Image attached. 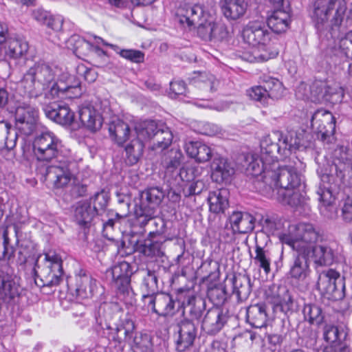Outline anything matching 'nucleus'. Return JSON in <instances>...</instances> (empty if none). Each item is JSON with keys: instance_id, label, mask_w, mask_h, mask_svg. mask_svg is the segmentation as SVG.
I'll return each mask as SVG.
<instances>
[{"instance_id": "nucleus-43", "label": "nucleus", "mask_w": 352, "mask_h": 352, "mask_svg": "<svg viewBox=\"0 0 352 352\" xmlns=\"http://www.w3.org/2000/svg\"><path fill=\"white\" fill-rule=\"evenodd\" d=\"M273 138V133L264 137L261 141V155L263 160H267L270 164L278 163V156L280 147Z\"/></svg>"}, {"instance_id": "nucleus-57", "label": "nucleus", "mask_w": 352, "mask_h": 352, "mask_svg": "<svg viewBox=\"0 0 352 352\" xmlns=\"http://www.w3.org/2000/svg\"><path fill=\"white\" fill-rule=\"evenodd\" d=\"M104 45L110 46L113 50L117 52L120 56L133 63H140L144 62V54L140 50H120V51H118L119 47L117 45L107 43H104Z\"/></svg>"}, {"instance_id": "nucleus-30", "label": "nucleus", "mask_w": 352, "mask_h": 352, "mask_svg": "<svg viewBox=\"0 0 352 352\" xmlns=\"http://www.w3.org/2000/svg\"><path fill=\"white\" fill-rule=\"evenodd\" d=\"M318 199L322 203L320 206V212L329 219H335L338 217V207L334 203V197L332 194V187L324 186V189L317 191Z\"/></svg>"}, {"instance_id": "nucleus-42", "label": "nucleus", "mask_w": 352, "mask_h": 352, "mask_svg": "<svg viewBox=\"0 0 352 352\" xmlns=\"http://www.w3.org/2000/svg\"><path fill=\"white\" fill-rule=\"evenodd\" d=\"M228 195L229 192L226 188L210 192L208 198L210 212H224L229 206Z\"/></svg>"}, {"instance_id": "nucleus-2", "label": "nucleus", "mask_w": 352, "mask_h": 352, "mask_svg": "<svg viewBox=\"0 0 352 352\" xmlns=\"http://www.w3.org/2000/svg\"><path fill=\"white\" fill-rule=\"evenodd\" d=\"M165 193L160 187H151L140 193L135 199L133 214L136 223L141 228L148 225L150 236H163L166 231V222L157 217V210L164 199Z\"/></svg>"}, {"instance_id": "nucleus-50", "label": "nucleus", "mask_w": 352, "mask_h": 352, "mask_svg": "<svg viewBox=\"0 0 352 352\" xmlns=\"http://www.w3.org/2000/svg\"><path fill=\"white\" fill-rule=\"evenodd\" d=\"M144 146V143L136 138H133L129 143H126V162L129 165H134L139 161L142 155Z\"/></svg>"}, {"instance_id": "nucleus-49", "label": "nucleus", "mask_w": 352, "mask_h": 352, "mask_svg": "<svg viewBox=\"0 0 352 352\" xmlns=\"http://www.w3.org/2000/svg\"><path fill=\"white\" fill-rule=\"evenodd\" d=\"M173 134L170 129L164 123L160 124L159 129L155 133L152 141L151 148L155 150L166 149L172 142Z\"/></svg>"}, {"instance_id": "nucleus-11", "label": "nucleus", "mask_w": 352, "mask_h": 352, "mask_svg": "<svg viewBox=\"0 0 352 352\" xmlns=\"http://www.w3.org/2000/svg\"><path fill=\"white\" fill-rule=\"evenodd\" d=\"M74 165V162L63 157L55 161L52 165L45 168H39V171L44 176L45 181L53 184L54 188H60L70 182L72 177V166Z\"/></svg>"}, {"instance_id": "nucleus-56", "label": "nucleus", "mask_w": 352, "mask_h": 352, "mask_svg": "<svg viewBox=\"0 0 352 352\" xmlns=\"http://www.w3.org/2000/svg\"><path fill=\"white\" fill-rule=\"evenodd\" d=\"M116 287L120 295L129 303H132L134 300L135 293L131 285V276L122 278L121 279L114 280Z\"/></svg>"}, {"instance_id": "nucleus-14", "label": "nucleus", "mask_w": 352, "mask_h": 352, "mask_svg": "<svg viewBox=\"0 0 352 352\" xmlns=\"http://www.w3.org/2000/svg\"><path fill=\"white\" fill-rule=\"evenodd\" d=\"M50 98H74L82 94L79 80L68 72H63L48 91Z\"/></svg>"}, {"instance_id": "nucleus-38", "label": "nucleus", "mask_w": 352, "mask_h": 352, "mask_svg": "<svg viewBox=\"0 0 352 352\" xmlns=\"http://www.w3.org/2000/svg\"><path fill=\"white\" fill-rule=\"evenodd\" d=\"M293 264L289 270L291 277L298 280H304L309 275V262L308 256L310 252H296Z\"/></svg>"}, {"instance_id": "nucleus-60", "label": "nucleus", "mask_w": 352, "mask_h": 352, "mask_svg": "<svg viewBox=\"0 0 352 352\" xmlns=\"http://www.w3.org/2000/svg\"><path fill=\"white\" fill-rule=\"evenodd\" d=\"M274 307L285 314L294 312L296 303L288 289L286 290L285 295L281 296L280 301L277 302Z\"/></svg>"}, {"instance_id": "nucleus-24", "label": "nucleus", "mask_w": 352, "mask_h": 352, "mask_svg": "<svg viewBox=\"0 0 352 352\" xmlns=\"http://www.w3.org/2000/svg\"><path fill=\"white\" fill-rule=\"evenodd\" d=\"M270 238L263 232H257L255 236V254L254 261L259 267L263 269L266 274L270 272V258L269 251L266 249Z\"/></svg>"}, {"instance_id": "nucleus-8", "label": "nucleus", "mask_w": 352, "mask_h": 352, "mask_svg": "<svg viewBox=\"0 0 352 352\" xmlns=\"http://www.w3.org/2000/svg\"><path fill=\"white\" fill-rule=\"evenodd\" d=\"M320 235L311 223H299L289 227V233L280 235L283 243L291 247L296 252H310Z\"/></svg>"}, {"instance_id": "nucleus-23", "label": "nucleus", "mask_w": 352, "mask_h": 352, "mask_svg": "<svg viewBox=\"0 0 352 352\" xmlns=\"http://www.w3.org/2000/svg\"><path fill=\"white\" fill-rule=\"evenodd\" d=\"M210 167L212 179L219 184L230 182L235 172L232 164L219 154L215 155Z\"/></svg>"}, {"instance_id": "nucleus-45", "label": "nucleus", "mask_w": 352, "mask_h": 352, "mask_svg": "<svg viewBox=\"0 0 352 352\" xmlns=\"http://www.w3.org/2000/svg\"><path fill=\"white\" fill-rule=\"evenodd\" d=\"M17 133L12 125L5 121L0 122V150L6 149L10 151L16 144Z\"/></svg>"}, {"instance_id": "nucleus-31", "label": "nucleus", "mask_w": 352, "mask_h": 352, "mask_svg": "<svg viewBox=\"0 0 352 352\" xmlns=\"http://www.w3.org/2000/svg\"><path fill=\"white\" fill-rule=\"evenodd\" d=\"M186 152L187 155L194 158L196 162L204 163L211 159H214L217 153H214L212 149L201 142H189L186 144Z\"/></svg>"}, {"instance_id": "nucleus-46", "label": "nucleus", "mask_w": 352, "mask_h": 352, "mask_svg": "<svg viewBox=\"0 0 352 352\" xmlns=\"http://www.w3.org/2000/svg\"><path fill=\"white\" fill-rule=\"evenodd\" d=\"M233 294L239 301L245 300L251 293L250 278L245 274H239L232 278Z\"/></svg>"}, {"instance_id": "nucleus-1", "label": "nucleus", "mask_w": 352, "mask_h": 352, "mask_svg": "<svg viewBox=\"0 0 352 352\" xmlns=\"http://www.w3.org/2000/svg\"><path fill=\"white\" fill-rule=\"evenodd\" d=\"M120 320V311L116 306L103 303L98 307L96 320L103 330L104 336L116 346L124 349L129 346L133 351H144L151 345V339L148 334L138 335L135 331L134 321L130 317Z\"/></svg>"}, {"instance_id": "nucleus-55", "label": "nucleus", "mask_w": 352, "mask_h": 352, "mask_svg": "<svg viewBox=\"0 0 352 352\" xmlns=\"http://www.w3.org/2000/svg\"><path fill=\"white\" fill-rule=\"evenodd\" d=\"M302 313L305 319L311 324L320 325L324 318L322 309L316 304L305 305Z\"/></svg>"}, {"instance_id": "nucleus-41", "label": "nucleus", "mask_w": 352, "mask_h": 352, "mask_svg": "<svg viewBox=\"0 0 352 352\" xmlns=\"http://www.w3.org/2000/svg\"><path fill=\"white\" fill-rule=\"evenodd\" d=\"M96 215V208H92L91 201L79 202L75 209V219L78 225L84 228L89 227Z\"/></svg>"}, {"instance_id": "nucleus-26", "label": "nucleus", "mask_w": 352, "mask_h": 352, "mask_svg": "<svg viewBox=\"0 0 352 352\" xmlns=\"http://www.w3.org/2000/svg\"><path fill=\"white\" fill-rule=\"evenodd\" d=\"M229 222L234 234H246L254 228L256 218L248 212L234 211L229 217Z\"/></svg>"}, {"instance_id": "nucleus-9", "label": "nucleus", "mask_w": 352, "mask_h": 352, "mask_svg": "<svg viewBox=\"0 0 352 352\" xmlns=\"http://www.w3.org/2000/svg\"><path fill=\"white\" fill-rule=\"evenodd\" d=\"M63 145L54 133L45 131L36 136L33 142V149L36 159L40 162L58 161L62 159Z\"/></svg>"}, {"instance_id": "nucleus-18", "label": "nucleus", "mask_w": 352, "mask_h": 352, "mask_svg": "<svg viewBox=\"0 0 352 352\" xmlns=\"http://www.w3.org/2000/svg\"><path fill=\"white\" fill-rule=\"evenodd\" d=\"M16 127L24 135H31L36 127L38 111L27 104L19 105L15 109Z\"/></svg>"}, {"instance_id": "nucleus-21", "label": "nucleus", "mask_w": 352, "mask_h": 352, "mask_svg": "<svg viewBox=\"0 0 352 352\" xmlns=\"http://www.w3.org/2000/svg\"><path fill=\"white\" fill-rule=\"evenodd\" d=\"M198 325L188 319H183L179 323V336L176 341L178 352H184L192 346L197 336Z\"/></svg>"}, {"instance_id": "nucleus-5", "label": "nucleus", "mask_w": 352, "mask_h": 352, "mask_svg": "<svg viewBox=\"0 0 352 352\" xmlns=\"http://www.w3.org/2000/svg\"><path fill=\"white\" fill-rule=\"evenodd\" d=\"M39 256L34 267V281L40 287L58 286L63 280V270L61 256L54 251Z\"/></svg>"}, {"instance_id": "nucleus-54", "label": "nucleus", "mask_w": 352, "mask_h": 352, "mask_svg": "<svg viewBox=\"0 0 352 352\" xmlns=\"http://www.w3.org/2000/svg\"><path fill=\"white\" fill-rule=\"evenodd\" d=\"M32 16L38 22L47 25L54 30L58 31L61 29V20L53 18L48 12L41 8L34 10L32 12Z\"/></svg>"}, {"instance_id": "nucleus-58", "label": "nucleus", "mask_w": 352, "mask_h": 352, "mask_svg": "<svg viewBox=\"0 0 352 352\" xmlns=\"http://www.w3.org/2000/svg\"><path fill=\"white\" fill-rule=\"evenodd\" d=\"M326 101L332 104L340 103L344 96V91L342 87L338 83L328 84L326 94Z\"/></svg>"}, {"instance_id": "nucleus-61", "label": "nucleus", "mask_w": 352, "mask_h": 352, "mask_svg": "<svg viewBox=\"0 0 352 352\" xmlns=\"http://www.w3.org/2000/svg\"><path fill=\"white\" fill-rule=\"evenodd\" d=\"M276 55L277 53H270L265 50L261 52L258 50L254 49L251 52L245 53L243 56V58L250 63L265 62L270 58L276 57Z\"/></svg>"}, {"instance_id": "nucleus-34", "label": "nucleus", "mask_w": 352, "mask_h": 352, "mask_svg": "<svg viewBox=\"0 0 352 352\" xmlns=\"http://www.w3.org/2000/svg\"><path fill=\"white\" fill-rule=\"evenodd\" d=\"M184 159L182 151L179 148H172L165 151L162 157L161 164L165 169L166 175L173 176L180 167Z\"/></svg>"}, {"instance_id": "nucleus-29", "label": "nucleus", "mask_w": 352, "mask_h": 352, "mask_svg": "<svg viewBox=\"0 0 352 352\" xmlns=\"http://www.w3.org/2000/svg\"><path fill=\"white\" fill-rule=\"evenodd\" d=\"M219 4L223 16L232 21L242 17L248 8L245 0H220Z\"/></svg>"}, {"instance_id": "nucleus-33", "label": "nucleus", "mask_w": 352, "mask_h": 352, "mask_svg": "<svg viewBox=\"0 0 352 352\" xmlns=\"http://www.w3.org/2000/svg\"><path fill=\"white\" fill-rule=\"evenodd\" d=\"M350 167V163H342L340 160L334 162L330 167L329 173H324L321 176L322 187L320 186L318 190L324 189V186L332 187V194L336 190V185L333 183L339 180L341 182L344 177V172Z\"/></svg>"}, {"instance_id": "nucleus-25", "label": "nucleus", "mask_w": 352, "mask_h": 352, "mask_svg": "<svg viewBox=\"0 0 352 352\" xmlns=\"http://www.w3.org/2000/svg\"><path fill=\"white\" fill-rule=\"evenodd\" d=\"M108 130L111 138L118 146H124L133 138H135V133L131 131L129 124L118 118L109 124Z\"/></svg>"}, {"instance_id": "nucleus-36", "label": "nucleus", "mask_w": 352, "mask_h": 352, "mask_svg": "<svg viewBox=\"0 0 352 352\" xmlns=\"http://www.w3.org/2000/svg\"><path fill=\"white\" fill-rule=\"evenodd\" d=\"M28 43L26 41L10 38L0 47L4 52L3 58L17 59L23 56L28 51Z\"/></svg>"}, {"instance_id": "nucleus-16", "label": "nucleus", "mask_w": 352, "mask_h": 352, "mask_svg": "<svg viewBox=\"0 0 352 352\" xmlns=\"http://www.w3.org/2000/svg\"><path fill=\"white\" fill-rule=\"evenodd\" d=\"M230 316L226 309L213 307L208 309L202 320L201 328L206 333L214 335L228 323Z\"/></svg>"}, {"instance_id": "nucleus-52", "label": "nucleus", "mask_w": 352, "mask_h": 352, "mask_svg": "<svg viewBox=\"0 0 352 352\" xmlns=\"http://www.w3.org/2000/svg\"><path fill=\"white\" fill-rule=\"evenodd\" d=\"M324 53L326 56L334 58L335 60H343L349 57V50L346 47V41L342 39L338 42L333 41L330 43L325 49Z\"/></svg>"}, {"instance_id": "nucleus-7", "label": "nucleus", "mask_w": 352, "mask_h": 352, "mask_svg": "<svg viewBox=\"0 0 352 352\" xmlns=\"http://www.w3.org/2000/svg\"><path fill=\"white\" fill-rule=\"evenodd\" d=\"M59 69L45 63H36L24 74L23 82L28 86L29 92L35 96L45 95L50 98L49 89L54 82Z\"/></svg>"}, {"instance_id": "nucleus-37", "label": "nucleus", "mask_w": 352, "mask_h": 352, "mask_svg": "<svg viewBox=\"0 0 352 352\" xmlns=\"http://www.w3.org/2000/svg\"><path fill=\"white\" fill-rule=\"evenodd\" d=\"M79 118L82 124L91 131L99 130L102 124V116L91 106L82 107L79 111Z\"/></svg>"}, {"instance_id": "nucleus-53", "label": "nucleus", "mask_w": 352, "mask_h": 352, "mask_svg": "<svg viewBox=\"0 0 352 352\" xmlns=\"http://www.w3.org/2000/svg\"><path fill=\"white\" fill-rule=\"evenodd\" d=\"M348 335L346 329L343 326L327 324L324 329V338L326 341L334 343L342 342Z\"/></svg>"}, {"instance_id": "nucleus-19", "label": "nucleus", "mask_w": 352, "mask_h": 352, "mask_svg": "<svg viewBox=\"0 0 352 352\" xmlns=\"http://www.w3.org/2000/svg\"><path fill=\"white\" fill-rule=\"evenodd\" d=\"M145 305L151 308V311L158 316L167 317L175 314V301L168 293H157L153 296L147 295Z\"/></svg>"}, {"instance_id": "nucleus-6", "label": "nucleus", "mask_w": 352, "mask_h": 352, "mask_svg": "<svg viewBox=\"0 0 352 352\" xmlns=\"http://www.w3.org/2000/svg\"><path fill=\"white\" fill-rule=\"evenodd\" d=\"M175 20L184 28H197L204 41H211L212 22L207 21L203 7L199 4H181L176 10Z\"/></svg>"}, {"instance_id": "nucleus-13", "label": "nucleus", "mask_w": 352, "mask_h": 352, "mask_svg": "<svg viewBox=\"0 0 352 352\" xmlns=\"http://www.w3.org/2000/svg\"><path fill=\"white\" fill-rule=\"evenodd\" d=\"M311 126L318 139L330 143L336 129V120L329 111L318 109L311 116Z\"/></svg>"}, {"instance_id": "nucleus-48", "label": "nucleus", "mask_w": 352, "mask_h": 352, "mask_svg": "<svg viewBox=\"0 0 352 352\" xmlns=\"http://www.w3.org/2000/svg\"><path fill=\"white\" fill-rule=\"evenodd\" d=\"M142 288L145 290L146 294L142 295V299L144 303H146L147 295L153 296L158 290L157 276L155 271L148 268L143 270Z\"/></svg>"}, {"instance_id": "nucleus-15", "label": "nucleus", "mask_w": 352, "mask_h": 352, "mask_svg": "<svg viewBox=\"0 0 352 352\" xmlns=\"http://www.w3.org/2000/svg\"><path fill=\"white\" fill-rule=\"evenodd\" d=\"M135 236L132 235L130 243L135 252H138L148 257H162L164 254V243L166 239L164 236H150L144 241L139 239H135Z\"/></svg>"}, {"instance_id": "nucleus-10", "label": "nucleus", "mask_w": 352, "mask_h": 352, "mask_svg": "<svg viewBox=\"0 0 352 352\" xmlns=\"http://www.w3.org/2000/svg\"><path fill=\"white\" fill-rule=\"evenodd\" d=\"M317 288L328 299L340 300L345 296L344 277L333 269L322 271L318 277Z\"/></svg>"}, {"instance_id": "nucleus-22", "label": "nucleus", "mask_w": 352, "mask_h": 352, "mask_svg": "<svg viewBox=\"0 0 352 352\" xmlns=\"http://www.w3.org/2000/svg\"><path fill=\"white\" fill-rule=\"evenodd\" d=\"M302 134H298L295 131H290L284 135L279 131L273 132V138L278 140V146L280 147L279 155L287 157L293 151L300 149L305 146L302 142L301 136Z\"/></svg>"}, {"instance_id": "nucleus-64", "label": "nucleus", "mask_w": 352, "mask_h": 352, "mask_svg": "<svg viewBox=\"0 0 352 352\" xmlns=\"http://www.w3.org/2000/svg\"><path fill=\"white\" fill-rule=\"evenodd\" d=\"M208 296L211 301L217 306L225 302L228 298V294L225 286H217L210 289L208 292Z\"/></svg>"}, {"instance_id": "nucleus-44", "label": "nucleus", "mask_w": 352, "mask_h": 352, "mask_svg": "<svg viewBox=\"0 0 352 352\" xmlns=\"http://www.w3.org/2000/svg\"><path fill=\"white\" fill-rule=\"evenodd\" d=\"M304 188H295L289 190L278 189L277 199L284 204L292 207L302 205L305 200V195L301 192Z\"/></svg>"}, {"instance_id": "nucleus-12", "label": "nucleus", "mask_w": 352, "mask_h": 352, "mask_svg": "<svg viewBox=\"0 0 352 352\" xmlns=\"http://www.w3.org/2000/svg\"><path fill=\"white\" fill-rule=\"evenodd\" d=\"M263 86H256L248 91L250 98L258 101L263 105L270 104V100H277L283 96L284 88L282 82L277 78L265 76Z\"/></svg>"}, {"instance_id": "nucleus-40", "label": "nucleus", "mask_w": 352, "mask_h": 352, "mask_svg": "<svg viewBox=\"0 0 352 352\" xmlns=\"http://www.w3.org/2000/svg\"><path fill=\"white\" fill-rule=\"evenodd\" d=\"M247 321L255 328L266 326L267 314L265 304L251 305L247 309Z\"/></svg>"}, {"instance_id": "nucleus-17", "label": "nucleus", "mask_w": 352, "mask_h": 352, "mask_svg": "<svg viewBox=\"0 0 352 352\" xmlns=\"http://www.w3.org/2000/svg\"><path fill=\"white\" fill-rule=\"evenodd\" d=\"M272 32L267 26L261 21L250 22L243 30L244 41L252 46L266 45L272 38Z\"/></svg>"}, {"instance_id": "nucleus-32", "label": "nucleus", "mask_w": 352, "mask_h": 352, "mask_svg": "<svg viewBox=\"0 0 352 352\" xmlns=\"http://www.w3.org/2000/svg\"><path fill=\"white\" fill-rule=\"evenodd\" d=\"M19 296V285L8 274L0 275V302L10 303Z\"/></svg>"}, {"instance_id": "nucleus-20", "label": "nucleus", "mask_w": 352, "mask_h": 352, "mask_svg": "<svg viewBox=\"0 0 352 352\" xmlns=\"http://www.w3.org/2000/svg\"><path fill=\"white\" fill-rule=\"evenodd\" d=\"M311 252L314 262L318 266H329L340 259L338 245L333 242L315 245Z\"/></svg>"}, {"instance_id": "nucleus-62", "label": "nucleus", "mask_w": 352, "mask_h": 352, "mask_svg": "<svg viewBox=\"0 0 352 352\" xmlns=\"http://www.w3.org/2000/svg\"><path fill=\"white\" fill-rule=\"evenodd\" d=\"M287 289L284 285L273 284L265 292L266 299L275 305L280 301L281 296L285 295Z\"/></svg>"}, {"instance_id": "nucleus-35", "label": "nucleus", "mask_w": 352, "mask_h": 352, "mask_svg": "<svg viewBox=\"0 0 352 352\" xmlns=\"http://www.w3.org/2000/svg\"><path fill=\"white\" fill-rule=\"evenodd\" d=\"M247 170L256 177L254 186L256 190V183L266 180L265 177L266 172L272 170V164L267 160H263L261 155L260 157L253 155L251 156V161L248 164Z\"/></svg>"}, {"instance_id": "nucleus-4", "label": "nucleus", "mask_w": 352, "mask_h": 352, "mask_svg": "<svg viewBox=\"0 0 352 352\" xmlns=\"http://www.w3.org/2000/svg\"><path fill=\"white\" fill-rule=\"evenodd\" d=\"M346 10L345 0H316L312 19L318 31L340 27Z\"/></svg>"}, {"instance_id": "nucleus-51", "label": "nucleus", "mask_w": 352, "mask_h": 352, "mask_svg": "<svg viewBox=\"0 0 352 352\" xmlns=\"http://www.w3.org/2000/svg\"><path fill=\"white\" fill-rule=\"evenodd\" d=\"M187 307H189L188 317L184 319H188L192 322L196 320V324H198L199 320L206 309L205 300L202 298H196L193 296H189L187 301Z\"/></svg>"}, {"instance_id": "nucleus-3", "label": "nucleus", "mask_w": 352, "mask_h": 352, "mask_svg": "<svg viewBox=\"0 0 352 352\" xmlns=\"http://www.w3.org/2000/svg\"><path fill=\"white\" fill-rule=\"evenodd\" d=\"M264 182L256 183V190L267 197L273 195L274 190H289L305 188L304 176L292 165L280 166L278 163L272 164V170L266 172Z\"/></svg>"}, {"instance_id": "nucleus-27", "label": "nucleus", "mask_w": 352, "mask_h": 352, "mask_svg": "<svg viewBox=\"0 0 352 352\" xmlns=\"http://www.w3.org/2000/svg\"><path fill=\"white\" fill-rule=\"evenodd\" d=\"M96 280L83 274L76 277L75 284L69 287L73 295L79 299H86L93 296L96 287Z\"/></svg>"}, {"instance_id": "nucleus-47", "label": "nucleus", "mask_w": 352, "mask_h": 352, "mask_svg": "<svg viewBox=\"0 0 352 352\" xmlns=\"http://www.w3.org/2000/svg\"><path fill=\"white\" fill-rule=\"evenodd\" d=\"M160 123L154 120H146L139 124L135 127V138L142 143L152 141Z\"/></svg>"}, {"instance_id": "nucleus-63", "label": "nucleus", "mask_w": 352, "mask_h": 352, "mask_svg": "<svg viewBox=\"0 0 352 352\" xmlns=\"http://www.w3.org/2000/svg\"><path fill=\"white\" fill-rule=\"evenodd\" d=\"M328 84L326 82L316 81L311 87V94L315 102L326 101Z\"/></svg>"}, {"instance_id": "nucleus-39", "label": "nucleus", "mask_w": 352, "mask_h": 352, "mask_svg": "<svg viewBox=\"0 0 352 352\" xmlns=\"http://www.w3.org/2000/svg\"><path fill=\"white\" fill-rule=\"evenodd\" d=\"M290 18L289 11L286 10H274L267 17V25L268 30L276 34L285 32L289 27Z\"/></svg>"}, {"instance_id": "nucleus-59", "label": "nucleus", "mask_w": 352, "mask_h": 352, "mask_svg": "<svg viewBox=\"0 0 352 352\" xmlns=\"http://www.w3.org/2000/svg\"><path fill=\"white\" fill-rule=\"evenodd\" d=\"M202 168L199 166L182 167L179 172H175V175L179 176L183 182H190L195 180L201 173Z\"/></svg>"}, {"instance_id": "nucleus-28", "label": "nucleus", "mask_w": 352, "mask_h": 352, "mask_svg": "<svg viewBox=\"0 0 352 352\" xmlns=\"http://www.w3.org/2000/svg\"><path fill=\"white\" fill-rule=\"evenodd\" d=\"M45 116L61 125H70L74 120V113L65 105L52 104L43 109Z\"/></svg>"}]
</instances>
